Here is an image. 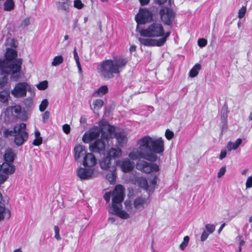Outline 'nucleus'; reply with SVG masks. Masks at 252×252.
Listing matches in <instances>:
<instances>
[{"instance_id":"1","label":"nucleus","mask_w":252,"mask_h":252,"mask_svg":"<svg viewBox=\"0 0 252 252\" xmlns=\"http://www.w3.org/2000/svg\"><path fill=\"white\" fill-rule=\"evenodd\" d=\"M136 144L138 148L133 149L128 154V157L132 160L143 158L155 161L158 159L156 154L162 155L165 150L162 137L145 135L138 140Z\"/></svg>"},{"instance_id":"2","label":"nucleus","mask_w":252,"mask_h":252,"mask_svg":"<svg viewBox=\"0 0 252 252\" xmlns=\"http://www.w3.org/2000/svg\"><path fill=\"white\" fill-rule=\"evenodd\" d=\"M5 45L6 51L5 58L0 59V69L2 72L11 74V78L17 80L20 77V71L22 64V60L16 59L17 56L15 49L17 42L14 38H8L6 39Z\"/></svg>"},{"instance_id":"3","label":"nucleus","mask_w":252,"mask_h":252,"mask_svg":"<svg viewBox=\"0 0 252 252\" xmlns=\"http://www.w3.org/2000/svg\"><path fill=\"white\" fill-rule=\"evenodd\" d=\"M127 62V59L123 57L106 60L98 65L97 71L101 78L109 80L113 78L114 74H120Z\"/></svg>"},{"instance_id":"4","label":"nucleus","mask_w":252,"mask_h":252,"mask_svg":"<svg viewBox=\"0 0 252 252\" xmlns=\"http://www.w3.org/2000/svg\"><path fill=\"white\" fill-rule=\"evenodd\" d=\"M99 125L101 128V138L89 145L90 151L94 153H99L104 150L106 144L108 143L109 139L112 138L115 130V127L106 121H101Z\"/></svg>"},{"instance_id":"5","label":"nucleus","mask_w":252,"mask_h":252,"mask_svg":"<svg viewBox=\"0 0 252 252\" xmlns=\"http://www.w3.org/2000/svg\"><path fill=\"white\" fill-rule=\"evenodd\" d=\"M125 196V189L121 185L115 186L112 192H106L104 195V198L106 202H109L112 197V204L110 206L108 211L112 213L118 207H121Z\"/></svg>"},{"instance_id":"6","label":"nucleus","mask_w":252,"mask_h":252,"mask_svg":"<svg viewBox=\"0 0 252 252\" xmlns=\"http://www.w3.org/2000/svg\"><path fill=\"white\" fill-rule=\"evenodd\" d=\"M167 32H164L162 25L158 22H154L149 25L146 28L139 31L141 36L145 37L163 38L166 35Z\"/></svg>"},{"instance_id":"7","label":"nucleus","mask_w":252,"mask_h":252,"mask_svg":"<svg viewBox=\"0 0 252 252\" xmlns=\"http://www.w3.org/2000/svg\"><path fill=\"white\" fill-rule=\"evenodd\" d=\"M4 134L6 136L8 135L14 136V142L17 146L22 145L24 142L27 141L28 138V133L26 131V126L24 123L15 126L13 128V131L5 130Z\"/></svg>"},{"instance_id":"8","label":"nucleus","mask_w":252,"mask_h":252,"mask_svg":"<svg viewBox=\"0 0 252 252\" xmlns=\"http://www.w3.org/2000/svg\"><path fill=\"white\" fill-rule=\"evenodd\" d=\"M124 205L125 210H123L122 203L121 207H118L111 214L117 215L123 220L130 218L135 214L137 210L135 208L133 203L130 200H126Z\"/></svg>"},{"instance_id":"9","label":"nucleus","mask_w":252,"mask_h":252,"mask_svg":"<svg viewBox=\"0 0 252 252\" xmlns=\"http://www.w3.org/2000/svg\"><path fill=\"white\" fill-rule=\"evenodd\" d=\"M170 32H168L166 35L163 38H159L158 39H156L151 38H143L139 37L138 40L141 44L146 46L153 47L158 46L160 47L163 46L166 42L168 37L169 36Z\"/></svg>"},{"instance_id":"10","label":"nucleus","mask_w":252,"mask_h":252,"mask_svg":"<svg viewBox=\"0 0 252 252\" xmlns=\"http://www.w3.org/2000/svg\"><path fill=\"white\" fill-rule=\"evenodd\" d=\"M31 90V87L27 83L19 82L15 85L11 93L16 98L24 97L26 96L27 92Z\"/></svg>"},{"instance_id":"11","label":"nucleus","mask_w":252,"mask_h":252,"mask_svg":"<svg viewBox=\"0 0 252 252\" xmlns=\"http://www.w3.org/2000/svg\"><path fill=\"white\" fill-rule=\"evenodd\" d=\"M153 14L151 10L140 8L135 16V20L138 24H142L151 22L153 20Z\"/></svg>"},{"instance_id":"12","label":"nucleus","mask_w":252,"mask_h":252,"mask_svg":"<svg viewBox=\"0 0 252 252\" xmlns=\"http://www.w3.org/2000/svg\"><path fill=\"white\" fill-rule=\"evenodd\" d=\"M136 168L138 170L146 173H157L159 171V167L157 164L147 162L144 160L138 162L136 164Z\"/></svg>"},{"instance_id":"13","label":"nucleus","mask_w":252,"mask_h":252,"mask_svg":"<svg viewBox=\"0 0 252 252\" xmlns=\"http://www.w3.org/2000/svg\"><path fill=\"white\" fill-rule=\"evenodd\" d=\"M100 122L99 123V126H94L92 127L89 130L85 132L82 137V141L85 143H89L92 140L97 138L101 132V128L100 126Z\"/></svg>"},{"instance_id":"14","label":"nucleus","mask_w":252,"mask_h":252,"mask_svg":"<svg viewBox=\"0 0 252 252\" xmlns=\"http://www.w3.org/2000/svg\"><path fill=\"white\" fill-rule=\"evenodd\" d=\"M159 13L161 20L163 23L167 25L172 24L175 14L171 9L167 7H163L160 9Z\"/></svg>"},{"instance_id":"15","label":"nucleus","mask_w":252,"mask_h":252,"mask_svg":"<svg viewBox=\"0 0 252 252\" xmlns=\"http://www.w3.org/2000/svg\"><path fill=\"white\" fill-rule=\"evenodd\" d=\"M116 166L119 167L123 172L127 173L131 171L134 167V161L130 160L128 158L123 160H118L116 162Z\"/></svg>"},{"instance_id":"16","label":"nucleus","mask_w":252,"mask_h":252,"mask_svg":"<svg viewBox=\"0 0 252 252\" xmlns=\"http://www.w3.org/2000/svg\"><path fill=\"white\" fill-rule=\"evenodd\" d=\"M94 172V168L79 167L77 170V175L82 180H88L93 177Z\"/></svg>"},{"instance_id":"17","label":"nucleus","mask_w":252,"mask_h":252,"mask_svg":"<svg viewBox=\"0 0 252 252\" xmlns=\"http://www.w3.org/2000/svg\"><path fill=\"white\" fill-rule=\"evenodd\" d=\"M97 163V159L94 155L88 153L84 157L82 160V165L87 168H94V167Z\"/></svg>"},{"instance_id":"18","label":"nucleus","mask_w":252,"mask_h":252,"mask_svg":"<svg viewBox=\"0 0 252 252\" xmlns=\"http://www.w3.org/2000/svg\"><path fill=\"white\" fill-rule=\"evenodd\" d=\"M74 158L75 161H78L81 158L86 155L88 153L86 147L81 144H77L73 149Z\"/></svg>"},{"instance_id":"19","label":"nucleus","mask_w":252,"mask_h":252,"mask_svg":"<svg viewBox=\"0 0 252 252\" xmlns=\"http://www.w3.org/2000/svg\"><path fill=\"white\" fill-rule=\"evenodd\" d=\"M15 168L12 164L7 162H0V172L6 175L13 173Z\"/></svg>"},{"instance_id":"20","label":"nucleus","mask_w":252,"mask_h":252,"mask_svg":"<svg viewBox=\"0 0 252 252\" xmlns=\"http://www.w3.org/2000/svg\"><path fill=\"white\" fill-rule=\"evenodd\" d=\"M133 203L136 210L144 209L149 203L148 199L146 197L142 196L136 197Z\"/></svg>"},{"instance_id":"21","label":"nucleus","mask_w":252,"mask_h":252,"mask_svg":"<svg viewBox=\"0 0 252 252\" xmlns=\"http://www.w3.org/2000/svg\"><path fill=\"white\" fill-rule=\"evenodd\" d=\"M5 114L9 115L10 114L14 117H20L21 114L23 113L22 108L20 105H15L7 107L5 112Z\"/></svg>"},{"instance_id":"22","label":"nucleus","mask_w":252,"mask_h":252,"mask_svg":"<svg viewBox=\"0 0 252 252\" xmlns=\"http://www.w3.org/2000/svg\"><path fill=\"white\" fill-rule=\"evenodd\" d=\"M113 134H114L118 146L123 147L126 144L127 138L126 134L124 132H116L115 134L114 132Z\"/></svg>"},{"instance_id":"23","label":"nucleus","mask_w":252,"mask_h":252,"mask_svg":"<svg viewBox=\"0 0 252 252\" xmlns=\"http://www.w3.org/2000/svg\"><path fill=\"white\" fill-rule=\"evenodd\" d=\"M11 216L9 209L4 205H0V221L4 219H8Z\"/></svg>"},{"instance_id":"24","label":"nucleus","mask_w":252,"mask_h":252,"mask_svg":"<svg viewBox=\"0 0 252 252\" xmlns=\"http://www.w3.org/2000/svg\"><path fill=\"white\" fill-rule=\"evenodd\" d=\"M242 140L241 138H238L234 142H229L227 144L226 149L228 151L236 150L242 143Z\"/></svg>"},{"instance_id":"25","label":"nucleus","mask_w":252,"mask_h":252,"mask_svg":"<svg viewBox=\"0 0 252 252\" xmlns=\"http://www.w3.org/2000/svg\"><path fill=\"white\" fill-rule=\"evenodd\" d=\"M107 155L110 158H118L122 156V150L119 148H112L109 149L107 153Z\"/></svg>"},{"instance_id":"26","label":"nucleus","mask_w":252,"mask_h":252,"mask_svg":"<svg viewBox=\"0 0 252 252\" xmlns=\"http://www.w3.org/2000/svg\"><path fill=\"white\" fill-rule=\"evenodd\" d=\"M108 92V88L106 85H103L96 90L94 93L93 95L95 97H101L107 94Z\"/></svg>"},{"instance_id":"27","label":"nucleus","mask_w":252,"mask_h":252,"mask_svg":"<svg viewBox=\"0 0 252 252\" xmlns=\"http://www.w3.org/2000/svg\"><path fill=\"white\" fill-rule=\"evenodd\" d=\"M111 158L108 155L103 158L100 162V167L102 169H108L111 165Z\"/></svg>"},{"instance_id":"28","label":"nucleus","mask_w":252,"mask_h":252,"mask_svg":"<svg viewBox=\"0 0 252 252\" xmlns=\"http://www.w3.org/2000/svg\"><path fill=\"white\" fill-rule=\"evenodd\" d=\"M104 102L101 99H96L93 101L92 104L90 107L92 110L94 111L99 110L103 105Z\"/></svg>"},{"instance_id":"29","label":"nucleus","mask_w":252,"mask_h":252,"mask_svg":"<svg viewBox=\"0 0 252 252\" xmlns=\"http://www.w3.org/2000/svg\"><path fill=\"white\" fill-rule=\"evenodd\" d=\"M14 153L11 149H7L4 156V160L6 162L12 164L14 160Z\"/></svg>"},{"instance_id":"30","label":"nucleus","mask_w":252,"mask_h":252,"mask_svg":"<svg viewBox=\"0 0 252 252\" xmlns=\"http://www.w3.org/2000/svg\"><path fill=\"white\" fill-rule=\"evenodd\" d=\"M201 66L200 64H195L189 71V77L191 78L196 77L198 74L199 71L201 69Z\"/></svg>"},{"instance_id":"31","label":"nucleus","mask_w":252,"mask_h":252,"mask_svg":"<svg viewBox=\"0 0 252 252\" xmlns=\"http://www.w3.org/2000/svg\"><path fill=\"white\" fill-rule=\"evenodd\" d=\"M34 139L32 142V144L34 146H39L42 144V138L40 136V132L36 129L34 132Z\"/></svg>"},{"instance_id":"32","label":"nucleus","mask_w":252,"mask_h":252,"mask_svg":"<svg viewBox=\"0 0 252 252\" xmlns=\"http://www.w3.org/2000/svg\"><path fill=\"white\" fill-rule=\"evenodd\" d=\"M106 178L110 184H114L116 180V173L115 169H113L110 173L107 174Z\"/></svg>"},{"instance_id":"33","label":"nucleus","mask_w":252,"mask_h":252,"mask_svg":"<svg viewBox=\"0 0 252 252\" xmlns=\"http://www.w3.org/2000/svg\"><path fill=\"white\" fill-rule=\"evenodd\" d=\"M63 62V58L62 55H58L55 56L51 63V65L53 66H57L61 64Z\"/></svg>"},{"instance_id":"34","label":"nucleus","mask_w":252,"mask_h":252,"mask_svg":"<svg viewBox=\"0 0 252 252\" xmlns=\"http://www.w3.org/2000/svg\"><path fill=\"white\" fill-rule=\"evenodd\" d=\"M73 56H74V59L76 62V63L77 66L78 67L79 72L80 73H82V68H81V64L79 62V58L78 55L76 48H75L73 50Z\"/></svg>"},{"instance_id":"35","label":"nucleus","mask_w":252,"mask_h":252,"mask_svg":"<svg viewBox=\"0 0 252 252\" xmlns=\"http://www.w3.org/2000/svg\"><path fill=\"white\" fill-rule=\"evenodd\" d=\"M9 97V93L7 91L0 92V101L2 102H6Z\"/></svg>"},{"instance_id":"36","label":"nucleus","mask_w":252,"mask_h":252,"mask_svg":"<svg viewBox=\"0 0 252 252\" xmlns=\"http://www.w3.org/2000/svg\"><path fill=\"white\" fill-rule=\"evenodd\" d=\"M14 6L13 0H6L4 4V9L6 11H10L13 9Z\"/></svg>"},{"instance_id":"37","label":"nucleus","mask_w":252,"mask_h":252,"mask_svg":"<svg viewBox=\"0 0 252 252\" xmlns=\"http://www.w3.org/2000/svg\"><path fill=\"white\" fill-rule=\"evenodd\" d=\"M137 182L139 186L141 188L147 189L148 183L146 179L144 177H139L137 178Z\"/></svg>"},{"instance_id":"38","label":"nucleus","mask_w":252,"mask_h":252,"mask_svg":"<svg viewBox=\"0 0 252 252\" xmlns=\"http://www.w3.org/2000/svg\"><path fill=\"white\" fill-rule=\"evenodd\" d=\"M36 86L39 90H45L48 86V82L46 80L40 82Z\"/></svg>"},{"instance_id":"39","label":"nucleus","mask_w":252,"mask_h":252,"mask_svg":"<svg viewBox=\"0 0 252 252\" xmlns=\"http://www.w3.org/2000/svg\"><path fill=\"white\" fill-rule=\"evenodd\" d=\"M189 241V238L188 236H186L184 237L183 241L179 246V248L182 251L184 250L185 249V248L188 245Z\"/></svg>"},{"instance_id":"40","label":"nucleus","mask_w":252,"mask_h":252,"mask_svg":"<svg viewBox=\"0 0 252 252\" xmlns=\"http://www.w3.org/2000/svg\"><path fill=\"white\" fill-rule=\"evenodd\" d=\"M48 100L47 99H43L40 104L39 105V110L41 111V112H43L47 107L48 105Z\"/></svg>"},{"instance_id":"41","label":"nucleus","mask_w":252,"mask_h":252,"mask_svg":"<svg viewBox=\"0 0 252 252\" xmlns=\"http://www.w3.org/2000/svg\"><path fill=\"white\" fill-rule=\"evenodd\" d=\"M215 230V226L214 224H207L205 225V230L208 233L212 234Z\"/></svg>"},{"instance_id":"42","label":"nucleus","mask_w":252,"mask_h":252,"mask_svg":"<svg viewBox=\"0 0 252 252\" xmlns=\"http://www.w3.org/2000/svg\"><path fill=\"white\" fill-rule=\"evenodd\" d=\"M84 5L80 0H75L74 1V6L78 9H81Z\"/></svg>"},{"instance_id":"43","label":"nucleus","mask_w":252,"mask_h":252,"mask_svg":"<svg viewBox=\"0 0 252 252\" xmlns=\"http://www.w3.org/2000/svg\"><path fill=\"white\" fill-rule=\"evenodd\" d=\"M54 231L55 234V238L58 241L61 240V237L60 235V229L58 226H54Z\"/></svg>"},{"instance_id":"44","label":"nucleus","mask_w":252,"mask_h":252,"mask_svg":"<svg viewBox=\"0 0 252 252\" xmlns=\"http://www.w3.org/2000/svg\"><path fill=\"white\" fill-rule=\"evenodd\" d=\"M198 45L200 47H205L207 44V41L206 39H204V38H199L198 40Z\"/></svg>"},{"instance_id":"45","label":"nucleus","mask_w":252,"mask_h":252,"mask_svg":"<svg viewBox=\"0 0 252 252\" xmlns=\"http://www.w3.org/2000/svg\"><path fill=\"white\" fill-rule=\"evenodd\" d=\"M165 136L168 140H170L173 137L174 133L172 131L167 129L166 130Z\"/></svg>"},{"instance_id":"46","label":"nucleus","mask_w":252,"mask_h":252,"mask_svg":"<svg viewBox=\"0 0 252 252\" xmlns=\"http://www.w3.org/2000/svg\"><path fill=\"white\" fill-rule=\"evenodd\" d=\"M158 175H155L154 177H153L152 178L150 179L149 180L150 184L154 187H155V186H157V182L158 180Z\"/></svg>"},{"instance_id":"47","label":"nucleus","mask_w":252,"mask_h":252,"mask_svg":"<svg viewBox=\"0 0 252 252\" xmlns=\"http://www.w3.org/2000/svg\"><path fill=\"white\" fill-rule=\"evenodd\" d=\"M246 8L245 6H243L238 12V17L239 18H243L246 13Z\"/></svg>"},{"instance_id":"48","label":"nucleus","mask_w":252,"mask_h":252,"mask_svg":"<svg viewBox=\"0 0 252 252\" xmlns=\"http://www.w3.org/2000/svg\"><path fill=\"white\" fill-rule=\"evenodd\" d=\"M7 77L5 76L2 77L0 79V88H2V87H4L5 85L7 83Z\"/></svg>"},{"instance_id":"49","label":"nucleus","mask_w":252,"mask_h":252,"mask_svg":"<svg viewBox=\"0 0 252 252\" xmlns=\"http://www.w3.org/2000/svg\"><path fill=\"white\" fill-rule=\"evenodd\" d=\"M246 189L251 188L252 187V176L249 177L246 182Z\"/></svg>"},{"instance_id":"50","label":"nucleus","mask_w":252,"mask_h":252,"mask_svg":"<svg viewBox=\"0 0 252 252\" xmlns=\"http://www.w3.org/2000/svg\"><path fill=\"white\" fill-rule=\"evenodd\" d=\"M30 24V20L29 18L24 19L21 24V26L25 28Z\"/></svg>"},{"instance_id":"51","label":"nucleus","mask_w":252,"mask_h":252,"mask_svg":"<svg viewBox=\"0 0 252 252\" xmlns=\"http://www.w3.org/2000/svg\"><path fill=\"white\" fill-rule=\"evenodd\" d=\"M226 172V168L225 166H223V167H221L218 173V175H217V177L220 178H221L225 173Z\"/></svg>"},{"instance_id":"52","label":"nucleus","mask_w":252,"mask_h":252,"mask_svg":"<svg viewBox=\"0 0 252 252\" xmlns=\"http://www.w3.org/2000/svg\"><path fill=\"white\" fill-rule=\"evenodd\" d=\"M209 235L210 234L208 233V232L204 230L201 234L200 238L201 241L202 242L205 241L208 238Z\"/></svg>"},{"instance_id":"53","label":"nucleus","mask_w":252,"mask_h":252,"mask_svg":"<svg viewBox=\"0 0 252 252\" xmlns=\"http://www.w3.org/2000/svg\"><path fill=\"white\" fill-rule=\"evenodd\" d=\"M226 155H227L226 149H224L221 150L220 151V156H219L220 159L222 160L223 158H224L226 157Z\"/></svg>"},{"instance_id":"54","label":"nucleus","mask_w":252,"mask_h":252,"mask_svg":"<svg viewBox=\"0 0 252 252\" xmlns=\"http://www.w3.org/2000/svg\"><path fill=\"white\" fill-rule=\"evenodd\" d=\"M63 132L65 134H67L69 133V132H70V127L69 126V125H68L67 124H65L63 126Z\"/></svg>"},{"instance_id":"55","label":"nucleus","mask_w":252,"mask_h":252,"mask_svg":"<svg viewBox=\"0 0 252 252\" xmlns=\"http://www.w3.org/2000/svg\"><path fill=\"white\" fill-rule=\"evenodd\" d=\"M61 6L63 10H64L66 11H68L69 7H68V5L67 4V3L66 2H62Z\"/></svg>"},{"instance_id":"56","label":"nucleus","mask_w":252,"mask_h":252,"mask_svg":"<svg viewBox=\"0 0 252 252\" xmlns=\"http://www.w3.org/2000/svg\"><path fill=\"white\" fill-rule=\"evenodd\" d=\"M49 118V112L48 111H46L44 113L43 115L42 119L44 122H45L48 120Z\"/></svg>"},{"instance_id":"57","label":"nucleus","mask_w":252,"mask_h":252,"mask_svg":"<svg viewBox=\"0 0 252 252\" xmlns=\"http://www.w3.org/2000/svg\"><path fill=\"white\" fill-rule=\"evenodd\" d=\"M7 178V176L6 175H0V185L3 184Z\"/></svg>"},{"instance_id":"58","label":"nucleus","mask_w":252,"mask_h":252,"mask_svg":"<svg viewBox=\"0 0 252 252\" xmlns=\"http://www.w3.org/2000/svg\"><path fill=\"white\" fill-rule=\"evenodd\" d=\"M241 237L242 236L239 235L238 237H237L236 238V239H238L240 241V242H239V246H240V247H242L245 244V241L244 240H241Z\"/></svg>"},{"instance_id":"59","label":"nucleus","mask_w":252,"mask_h":252,"mask_svg":"<svg viewBox=\"0 0 252 252\" xmlns=\"http://www.w3.org/2000/svg\"><path fill=\"white\" fill-rule=\"evenodd\" d=\"M139 1L142 5H144L147 4L149 2L150 0H139Z\"/></svg>"},{"instance_id":"60","label":"nucleus","mask_w":252,"mask_h":252,"mask_svg":"<svg viewBox=\"0 0 252 252\" xmlns=\"http://www.w3.org/2000/svg\"><path fill=\"white\" fill-rule=\"evenodd\" d=\"M87 120L84 116H82L80 119V122L81 124H85L86 123Z\"/></svg>"},{"instance_id":"61","label":"nucleus","mask_w":252,"mask_h":252,"mask_svg":"<svg viewBox=\"0 0 252 252\" xmlns=\"http://www.w3.org/2000/svg\"><path fill=\"white\" fill-rule=\"evenodd\" d=\"M136 50V46L134 45H131L129 48V51L131 53L135 51Z\"/></svg>"},{"instance_id":"62","label":"nucleus","mask_w":252,"mask_h":252,"mask_svg":"<svg viewBox=\"0 0 252 252\" xmlns=\"http://www.w3.org/2000/svg\"><path fill=\"white\" fill-rule=\"evenodd\" d=\"M166 0H156V1L159 4H162L164 3L166 1Z\"/></svg>"},{"instance_id":"63","label":"nucleus","mask_w":252,"mask_h":252,"mask_svg":"<svg viewBox=\"0 0 252 252\" xmlns=\"http://www.w3.org/2000/svg\"><path fill=\"white\" fill-rule=\"evenodd\" d=\"M224 226H225L224 223H223L222 224H221V225L220 226V228L218 230L219 233H220L222 231V230L223 229Z\"/></svg>"},{"instance_id":"64","label":"nucleus","mask_w":252,"mask_h":252,"mask_svg":"<svg viewBox=\"0 0 252 252\" xmlns=\"http://www.w3.org/2000/svg\"><path fill=\"white\" fill-rule=\"evenodd\" d=\"M13 252H23L22 250L20 248L15 249L14 250Z\"/></svg>"}]
</instances>
